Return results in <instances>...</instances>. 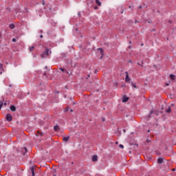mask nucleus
I'll list each match as a JSON object with an SVG mask.
<instances>
[{
	"label": "nucleus",
	"instance_id": "1a4fd4ad",
	"mask_svg": "<svg viewBox=\"0 0 176 176\" xmlns=\"http://www.w3.org/2000/svg\"><path fill=\"white\" fill-rule=\"evenodd\" d=\"M10 110L12 111V112H16V107L14 105H11L10 106Z\"/></svg>",
	"mask_w": 176,
	"mask_h": 176
},
{
	"label": "nucleus",
	"instance_id": "a211bd4d",
	"mask_svg": "<svg viewBox=\"0 0 176 176\" xmlns=\"http://www.w3.org/2000/svg\"><path fill=\"white\" fill-rule=\"evenodd\" d=\"M34 46H31L29 47V50H30V52H32V50H34Z\"/></svg>",
	"mask_w": 176,
	"mask_h": 176
},
{
	"label": "nucleus",
	"instance_id": "7ed1b4c3",
	"mask_svg": "<svg viewBox=\"0 0 176 176\" xmlns=\"http://www.w3.org/2000/svg\"><path fill=\"white\" fill-rule=\"evenodd\" d=\"M98 51L100 52L101 54L100 58H102V57H104V50H102V48H98Z\"/></svg>",
	"mask_w": 176,
	"mask_h": 176
},
{
	"label": "nucleus",
	"instance_id": "c756f323",
	"mask_svg": "<svg viewBox=\"0 0 176 176\" xmlns=\"http://www.w3.org/2000/svg\"><path fill=\"white\" fill-rule=\"evenodd\" d=\"M65 112H68V108L65 109Z\"/></svg>",
	"mask_w": 176,
	"mask_h": 176
},
{
	"label": "nucleus",
	"instance_id": "4c0bfd02",
	"mask_svg": "<svg viewBox=\"0 0 176 176\" xmlns=\"http://www.w3.org/2000/svg\"><path fill=\"white\" fill-rule=\"evenodd\" d=\"M152 113V111H151V114Z\"/></svg>",
	"mask_w": 176,
	"mask_h": 176
},
{
	"label": "nucleus",
	"instance_id": "423d86ee",
	"mask_svg": "<svg viewBox=\"0 0 176 176\" xmlns=\"http://www.w3.org/2000/svg\"><path fill=\"white\" fill-rule=\"evenodd\" d=\"M164 160V158H162V157L158 158L157 163L159 164H162V163H163Z\"/></svg>",
	"mask_w": 176,
	"mask_h": 176
},
{
	"label": "nucleus",
	"instance_id": "bb28decb",
	"mask_svg": "<svg viewBox=\"0 0 176 176\" xmlns=\"http://www.w3.org/2000/svg\"><path fill=\"white\" fill-rule=\"evenodd\" d=\"M23 149H24L25 152H27V148L25 147Z\"/></svg>",
	"mask_w": 176,
	"mask_h": 176
},
{
	"label": "nucleus",
	"instance_id": "f03ea898",
	"mask_svg": "<svg viewBox=\"0 0 176 176\" xmlns=\"http://www.w3.org/2000/svg\"><path fill=\"white\" fill-rule=\"evenodd\" d=\"M13 118L12 117L11 114H7L6 116V120H8V122H12Z\"/></svg>",
	"mask_w": 176,
	"mask_h": 176
},
{
	"label": "nucleus",
	"instance_id": "c9c22d12",
	"mask_svg": "<svg viewBox=\"0 0 176 176\" xmlns=\"http://www.w3.org/2000/svg\"><path fill=\"white\" fill-rule=\"evenodd\" d=\"M4 105H6V102L4 103Z\"/></svg>",
	"mask_w": 176,
	"mask_h": 176
},
{
	"label": "nucleus",
	"instance_id": "2f4dec72",
	"mask_svg": "<svg viewBox=\"0 0 176 176\" xmlns=\"http://www.w3.org/2000/svg\"><path fill=\"white\" fill-rule=\"evenodd\" d=\"M40 38H43V35H41V36H40Z\"/></svg>",
	"mask_w": 176,
	"mask_h": 176
},
{
	"label": "nucleus",
	"instance_id": "20e7f679",
	"mask_svg": "<svg viewBox=\"0 0 176 176\" xmlns=\"http://www.w3.org/2000/svg\"><path fill=\"white\" fill-rule=\"evenodd\" d=\"M125 82H130V77H129V72H126Z\"/></svg>",
	"mask_w": 176,
	"mask_h": 176
},
{
	"label": "nucleus",
	"instance_id": "ddd939ff",
	"mask_svg": "<svg viewBox=\"0 0 176 176\" xmlns=\"http://www.w3.org/2000/svg\"><path fill=\"white\" fill-rule=\"evenodd\" d=\"M131 86H132V87H133L134 89H137V85H135V83L131 82Z\"/></svg>",
	"mask_w": 176,
	"mask_h": 176
},
{
	"label": "nucleus",
	"instance_id": "dca6fc26",
	"mask_svg": "<svg viewBox=\"0 0 176 176\" xmlns=\"http://www.w3.org/2000/svg\"><path fill=\"white\" fill-rule=\"evenodd\" d=\"M96 4L98 5V6H101V3L100 1H96Z\"/></svg>",
	"mask_w": 176,
	"mask_h": 176
},
{
	"label": "nucleus",
	"instance_id": "412c9836",
	"mask_svg": "<svg viewBox=\"0 0 176 176\" xmlns=\"http://www.w3.org/2000/svg\"><path fill=\"white\" fill-rule=\"evenodd\" d=\"M119 147L121 148L122 149H123V148H124V146H123V144H120Z\"/></svg>",
	"mask_w": 176,
	"mask_h": 176
},
{
	"label": "nucleus",
	"instance_id": "c85d7f7f",
	"mask_svg": "<svg viewBox=\"0 0 176 176\" xmlns=\"http://www.w3.org/2000/svg\"><path fill=\"white\" fill-rule=\"evenodd\" d=\"M139 9H142V6H140Z\"/></svg>",
	"mask_w": 176,
	"mask_h": 176
},
{
	"label": "nucleus",
	"instance_id": "f8f14e48",
	"mask_svg": "<svg viewBox=\"0 0 176 176\" xmlns=\"http://www.w3.org/2000/svg\"><path fill=\"white\" fill-rule=\"evenodd\" d=\"M170 79H172V80H175V75L170 74Z\"/></svg>",
	"mask_w": 176,
	"mask_h": 176
},
{
	"label": "nucleus",
	"instance_id": "7c9ffc66",
	"mask_svg": "<svg viewBox=\"0 0 176 176\" xmlns=\"http://www.w3.org/2000/svg\"><path fill=\"white\" fill-rule=\"evenodd\" d=\"M37 134H41V132L39 131H38Z\"/></svg>",
	"mask_w": 176,
	"mask_h": 176
},
{
	"label": "nucleus",
	"instance_id": "473e14b6",
	"mask_svg": "<svg viewBox=\"0 0 176 176\" xmlns=\"http://www.w3.org/2000/svg\"><path fill=\"white\" fill-rule=\"evenodd\" d=\"M123 131H124V133H126V129H124Z\"/></svg>",
	"mask_w": 176,
	"mask_h": 176
},
{
	"label": "nucleus",
	"instance_id": "5701e85b",
	"mask_svg": "<svg viewBox=\"0 0 176 176\" xmlns=\"http://www.w3.org/2000/svg\"><path fill=\"white\" fill-rule=\"evenodd\" d=\"M65 73L67 74V75H69V72L65 70Z\"/></svg>",
	"mask_w": 176,
	"mask_h": 176
},
{
	"label": "nucleus",
	"instance_id": "9d476101",
	"mask_svg": "<svg viewBox=\"0 0 176 176\" xmlns=\"http://www.w3.org/2000/svg\"><path fill=\"white\" fill-rule=\"evenodd\" d=\"M54 131H58V130H60V127L58 126V125L54 126Z\"/></svg>",
	"mask_w": 176,
	"mask_h": 176
},
{
	"label": "nucleus",
	"instance_id": "4be33fe9",
	"mask_svg": "<svg viewBox=\"0 0 176 176\" xmlns=\"http://www.w3.org/2000/svg\"><path fill=\"white\" fill-rule=\"evenodd\" d=\"M142 64H144V62H142V65L140 64V63H138V65H141V67H144V65H142Z\"/></svg>",
	"mask_w": 176,
	"mask_h": 176
},
{
	"label": "nucleus",
	"instance_id": "a878e982",
	"mask_svg": "<svg viewBox=\"0 0 176 176\" xmlns=\"http://www.w3.org/2000/svg\"><path fill=\"white\" fill-rule=\"evenodd\" d=\"M102 122H105V118H102Z\"/></svg>",
	"mask_w": 176,
	"mask_h": 176
},
{
	"label": "nucleus",
	"instance_id": "f257e3e1",
	"mask_svg": "<svg viewBox=\"0 0 176 176\" xmlns=\"http://www.w3.org/2000/svg\"><path fill=\"white\" fill-rule=\"evenodd\" d=\"M52 54V52L49 50V49L45 50V52L41 55L43 58H45L46 56H50Z\"/></svg>",
	"mask_w": 176,
	"mask_h": 176
},
{
	"label": "nucleus",
	"instance_id": "2eb2a0df",
	"mask_svg": "<svg viewBox=\"0 0 176 176\" xmlns=\"http://www.w3.org/2000/svg\"><path fill=\"white\" fill-rule=\"evenodd\" d=\"M3 106V102L0 101V111H1Z\"/></svg>",
	"mask_w": 176,
	"mask_h": 176
},
{
	"label": "nucleus",
	"instance_id": "cd10ccee",
	"mask_svg": "<svg viewBox=\"0 0 176 176\" xmlns=\"http://www.w3.org/2000/svg\"><path fill=\"white\" fill-rule=\"evenodd\" d=\"M165 85H166V86H170V84H168V83H166Z\"/></svg>",
	"mask_w": 176,
	"mask_h": 176
},
{
	"label": "nucleus",
	"instance_id": "39448f33",
	"mask_svg": "<svg viewBox=\"0 0 176 176\" xmlns=\"http://www.w3.org/2000/svg\"><path fill=\"white\" fill-rule=\"evenodd\" d=\"M129 101V97L127 96H124L122 98V102H127Z\"/></svg>",
	"mask_w": 176,
	"mask_h": 176
},
{
	"label": "nucleus",
	"instance_id": "6e6552de",
	"mask_svg": "<svg viewBox=\"0 0 176 176\" xmlns=\"http://www.w3.org/2000/svg\"><path fill=\"white\" fill-rule=\"evenodd\" d=\"M98 160V157L97 155H94L92 157V162H97Z\"/></svg>",
	"mask_w": 176,
	"mask_h": 176
},
{
	"label": "nucleus",
	"instance_id": "9b49d317",
	"mask_svg": "<svg viewBox=\"0 0 176 176\" xmlns=\"http://www.w3.org/2000/svg\"><path fill=\"white\" fill-rule=\"evenodd\" d=\"M3 67V65L0 63V74H2V73L3 72V69H2Z\"/></svg>",
	"mask_w": 176,
	"mask_h": 176
},
{
	"label": "nucleus",
	"instance_id": "4468645a",
	"mask_svg": "<svg viewBox=\"0 0 176 176\" xmlns=\"http://www.w3.org/2000/svg\"><path fill=\"white\" fill-rule=\"evenodd\" d=\"M166 112H167L168 113H170V112H171V107H168V109H166Z\"/></svg>",
	"mask_w": 176,
	"mask_h": 176
},
{
	"label": "nucleus",
	"instance_id": "e433bc0d",
	"mask_svg": "<svg viewBox=\"0 0 176 176\" xmlns=\"http://www.w3.org/2000/svg\"><path fill=\"white\" fill-rule=\"evenodd\" d=\"M169 23H171V21H170Z\"/></svg>",
	"mask_w": 176,
	"mask_h": 176
},
{
	"label": "nucleus",
	"instance_id": "aec40b11",
	"mask_svg": "<svg viewBox=\"0 0 176 176\" xmlns=\"http://www.w3.org/2000/svg\"><path fill=\"white\" fill-rule=\"evenodd\" d=\"M60 70L62 71V72H65V69L64 68H60Z\"/></svg>",
	"mask_w": 176,
	"mask_h": 176
},
{
	"label": "nucleus",
	"instance_id": "0eeeda50",
	"mask_svg": "<svg viewBox=\"0 0 176 176\" xmlns=\"http://www.w3.org/2000/svg\"><path fill=\"white\" fill-rule=\"evenodd\" d=\"M63 140L64 142H68V141H69V136L64 137Z\"/></svg>",
	"mask_w": 176,
	"mask_h": 176
},
{
	"label": "nucleus",
	"instance_id": "b1692460",
	"mask_svg": "<svg viewBox=\"0 0 176 176\" xmlns=\"http://www.w3.org/2000/svg\"><path fill=\"white\" fill-rule=\"evenodd\" d=\"M94 9H95V10H97V9H98V7H97V6H96L94 7Z\"/></svg>",
	"mask_w": 176,
	"mask_h": 176
},
{
	"label": "nucleus",
	"instance_id": "58836bf2",
	"mask_svg": "<svg viewBox=\"0 0 176 176\" xmlns=\"http://www.w3.org/2000/svg\"><path fill=\"white\" fill-rule=\"evenodd\" d=\"M0 38H1V34H0Z\"/></svg>",
	"mask_w": 176,
	"mask_h": 176
},
{
	"label": "nucleus",
	"instance_id": "72a5a7b5",
	"mask_svg": "<svg viewBox=\"0 0 176 176\" xmlns=\"http://www.w3.org/2000/svg\"><path fill=\"white\" fill-rule=\"evenodd\" d=\"M172 171H175V169H172Z\"/></svg>",
	"mask_w": 176,
	"mask_h": 176
},
{
	"label": "nucleus",
	"instance_id": "f704fd0d",
	"mask_svg": "<svg viewBox=\"0 0 176 176\" xmlns=\"http://www.w3.org/2000/svg\"><path fill=\"white\" fill-rule=\"evenodd\" d=\"M43 75L46 76V73H44Z\"/></svg>",
	"mask_w": 176,
	"mask_h": 176
},
{
	"label": "nucleus",
	"instance_id": "6ab92c4d",
	"mask_svg": "<svg viewBox=\"0 0 176 176\" xmlns=\"http://www.w3.org/2000/svg\"><path fill=\"white\" fill-rule=\"evenodd\" d=\"M6 10L7 13H9V12H10V8H7Z\"/></svg>",
	"mask_w": 176,
	"mask_h": 176
},
{
	"label": "nucleus",
	"instance_id": "f3484780",
	"mask_svg": "<svg viewBox=\"0 0 176 176\" xmlns=\"http://www.w3.org/2000/svg\"><path fill=\"white\" fill-rule=\"evenodd\" d=\"M10 28H11V30H13L14 28V25L10 24Z\"/></svg>",
	"mask_w": 176,
	"mask_h": 176
},
{
	"label": "nucleus",
	"instance_id": "393cba45",
	"mask_svg": "<svg viewBox=\"0 0 176 176\" xmlns=\"http://www.w3.org/2000/svg\"><path fill=\"white\" fill-rule=\"evenodd\" d=\"M12 42H16V38H12Z\"/></svg>",
	"mask_w": 176,
	"mask_h": 176
}]
</instances>
